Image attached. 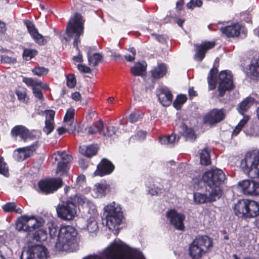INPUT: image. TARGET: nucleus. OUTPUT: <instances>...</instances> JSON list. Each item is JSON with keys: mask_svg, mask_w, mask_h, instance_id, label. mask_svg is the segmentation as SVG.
Instances as JSON below:
<instances>
[{"mask_svg": "<svg viewBox=\"0 0 259 259\" xmlns=\"http://www.w3.org/2000/svg\"><path fill=\"white\" fill-rule=\"evenodd\" d=\"M202 5L201 0H190L187 4V7L189 9H193L194 7H200Z\"/></svg>", "mask_w": 259, "mask_h": 259, "instance_id": "nucleus-51", "label": "nucleus"}, {"mask_svg": "<svg viewBox=\"0 0 259 259\" xmlns=\"http://www.w3.org/2000/svg\"><path fill=\"white\" fill-rule=\"evenodd\" d=\"M77 67L78 69L81 72L83 73H90L91 72V69L85 66V65L82 64H78L77 65Z\"/></svg>", "mask_w": 259, "mask_h": 259, "instance_id": "nucleus-58", "label": "nucleus"}, {"mask_svg": "<svg viewBox=\"0 0 259 259\" xmlns=\"http://www.w3.org/2000/svg\"><path fill=\"white\" fill-rule=\"evenodd\" d=\"M206 194L199 192L194 193L193 199L196 204H201L214 201L221 197L218 195L217 196L212 192L207 191V189H206Z\"/></svg>", "mask_w": 259, "mask_h": 259, "instance_id": "nucleus-17", "label": "nucleus"}, {"mask_svg": "<svg viewBox=\"0 0 259 259\" xmlns=\"http://www.w3.org/2000/svg\"><path fill=\"white\" fill-rule=\"evenodd\" d=\"M226 177L223 171L220 169H211L206 171L202 176V180L208 188L207 191L212 192L220 197L222 195L221 185Z\"/></svg>", "mask_w": 259, "mask_h": 259, "instance_id": "nucleus-3", "label": "nucleus"}, {"mask_svg": "<svg viewBox=\"0 0 259 259\" xmlns=\"http://www.w3.org/2000/svg\"><path fill=\"white\" fill-rule=\"evenodd\" d=\"M103 215L106 220V225L110 229H114L119 225L123 218L120 206L115 202L110 203L104 208Z\"/></svg>", "mask_w": 259, "mask_h": 259, "instance_id": "nucleus-8", "label": "nucleus"}, {"mask_svg": "<svg viewBox=\"0 0 259 259\" xmlns=\"http://www.w3.org/2000/svg\"><path fill=\"white\" fill-rule=\"evenodd\" d=\"M238 186L243 194L251 196L259 195V182L250 180H243L239 182Z\"/></svg>", "mask_w": 259, "mask_h": 259, "instance_id": "nucleus-16", "label": "nucleus"}, {"mask_svg": "<svg viewBox=\"0 0 259 259\" xmlns=\"http://www.w3.org/2000/svg\"><path fill=\"white\" fill-rule=\"evenodd\" d=\"M3 208L5 211L10 212L14 211L17 213H21L22 210L21 208H17L16 204L14 202H8L3 206Z\"/></svg>", "mask_w": 259, "mask_h": 259, "instance_id": "nucleus-38", "label": "nucleus"}, {"mask_svg": "<svg viewBox=\"0 0 259 259\" xmlns=\"http://www.w3.org/2000/svg\"><path fill=\"white\" fill-rule=\"evenodd\" d=\"M109 188V185L105 182L97 183L94 186L92 195L96 198L102 197L105 195Z\"/></svg>", "mask_w": 259, "mask_h": 259, "instance_id": "nucleus-25", "label": "nucleus"}, {"mask_svg": "<svg viewBox=\"0 0 259 259\" xmlns=\"http://www.w3.org/2000/svg\"><path fill=\"white\" fill-rule=\"evenodd\" d=\"M62 185L63 181L61 178L42 180L39 181L38 184V192L44 194L53 193L61 187Z\"/></svg>", "mask_w": 259, "mask_h": 259, "instance_id": "nucleus-12", "label": "nucleus"}, {"mask_svg": "<svg viewBox=\"0 0 259 259\" xmlns=\"http://www.w3.org/2000/svg\"><path fill=\"white\" fill-rule=\"evenodd\" d=\"M68 164L63 162L59 161L57 164L56 173L63 175L67 171Z\"/></svg>", "mask_w": 259, "mask_h": 259, "instance_id": "nucleus-45", "label": "nucleus"}, {"mask_svg": "<svg viewBox=\"0 0 259 259\" xmlns=\"http://www.w3.org/2000/svg\"><path fill=\"white\" fill-rule=\"evenodd\" d=\"M180 137L177 136L175 134H172L164 137H160L159 138V142L163 145H167L168 147L173 146L176 143H178Z\"/></svg>", "mask_w": 259, "mask_h": 259, "instance_id": "nucleus-31", "label": "nucleus"}, {"mask_svg": "<svg viewBox=\"0 0 259 259\" xmlns=\"http://www.w3.org/2000/svg\"><path fill=\"white\" fill-rule=\"evenodd\" d=\"M114 169V166L110 161L103 159L98 165L97 170L93 173V175L102 177L111 174Z\"/></svg>", "mask_w": 259, "mask_h": 259, "instance_id": "nucleus-20", "label": "nucleus"}, {"mask_svg": "<svg viewBox=\"0 0 259 259\" xmlns=\"http://www.w3.org/2000/svg\"><path fill=\"white\" fill-rule=\"evenodd\" d=\"M254 101L255 100L253 98H246L239 105V108L238 109L239 113L243 114V112L246 111L253 104Z\"/></svg>", "mask_w": 259, "mask_h": 259, "instance_id": "nucleus-36", "label": "nucleus"}, {"mask_svg": "<svg viewBox=\"0 0 259 259\" xmlns=\"http://www.w3.org/2000/svg\"><path fill=\"white\" fill-rule=\"evenodd\" d=\"M33 94L34 95L36 98H37L39 100H42L44 99L43 95L41 90L36 87H33L32 88Z\"/></svg>", "mask_w": 259, "mask_h": 259, "instance_id": "nucleus-55", "label": "nucleus"}, {"mask_svg": "<svg viewBox=\"0 0 259 259\" xmlns=\"http://www.w3.org/2000/svg\"><path fill=\"white\" fill-rule=\"evenodd\" d=\"M24 252H22L21 259H23ZM26 259H47L49 256L47 248L40 245L31 246L25 252Z\"/></svg>", "mask_w": 259, "mask_h": 259, "instance_id": "nucleus-13", "label": "nucleus"}, {"mask_svg": "<svg viewBox=\"0 0 259 259\" xmlns=\"http://www.w3.org/2000/svg\"><path fill=\"white\" fill-rule=\"evenodd\" d=\"M225 116L223 109H213L204 116L203 121L205 124L213 125L222 121Z\"/></svg>", "mask_w": 259, "mask_h": 259, "instance_id": "nucleus-15", "label": "nucleus"}, {"mask_svg": "<svg viewBox=\"0 0 259 259\" xmlns=\"http://www.w3.org/2000/svg\"><path fill=\"white\" fill-rule=\"evenodd\" d=\"M221 32L228 37H234L239 36L241 32L245 33V28L238 23L227 26L221 28Z\"/></svg>", "mask_w": 259, "mask_h": 259, "instance_id": "nucleus-21", "label": "nucleus"}, {"mask_svg": "<svg viewBox=\"0 0 259 259\" xmlns=\"http://www.w3.org/2000/svg\"><path fill=\"white\" fill-rule=\"evenodd\" d=\"M23 81L28 86H31L33 88L35 87V84L36 83V80H34L31 78H24Z\"/></svg>", "mask_w": 259, "mask_h": 259, "instance_id": "nucleus-60", "label": "nucleus"}, {"mask_svg": "<svg viewBox=\"0 0 259 259\" xmlns=\"http://www.w3.org/2000/svg\"><path fill=\"white\" fill-rule=\"evenodd\" d=\"M11 135L14 137H20L24 141L28 139H35L36 138L32 132H30L26 127L21 125L13 127L11 130Z\"/></svg>", "mask_w": 259, "mask_h": 259, "instance_id": "nucleus-18", "label": "nucleus"}, {"mask_svg": "<svg viewBox=\"0 0 259 259\" xmlns=\"http://www.w3.org/2000/svg\"><path fill=\"white\" fill-rule=\"evenodd\" d=\"M44 220L42 218L36 219L34 216H22L19 218L16 223V229L19 231L28 232V235L36 229L42 226Z\"/></svg>", "mask_w": 259, "mask_h": 259, "instance_id": "nucleus-10", "label": "nucleus"}, {"mask_svg": "<svg viewBox=\"0 0 259 259\" xmlns=\"http://www.w3.org/2000/svg\"><path fill=\"white\" fill-rule=\"evenodd\" d=\"M88 59L90 65L95 66L102 59V56L99 53H95L93 56H91L89 53H88Z\"/></svg>", "mask_w": 259, "mask_h": 259, "instance_id": "nucleus-40", "label": "nucleus"}, {"mask_svg": "<svg viewBox=\"0 0 259 259\" xmlns=\"http://www.w3.org/2000/svg\"><path fill=\"white\" fill-rule=\"evenodd\" d=\"M71 98L72 99L75 101H80L81 99V96L78 92H74L71 95Z\"/></svg>", "mask_w": 259, "mask_h": 259, "instance_id": "nucleus-62", "label": "nucleus"}, {"mask_svg": "<svg viewBox=\"0 0 259 259\" xmlns=\"http://www.w3.org/2000/svg\"><path fill=\"white\" fill-rule=\"evenodd\" d=\"M34 150L33 146H27L16 149L13 153V157L17 161H22L30 157Z\"/></svg>", "mask_w": 259, "mask_h": 259, "instance_id": "nucleus-22", "label": "nucleus"}, {"mask_svg": "<svg viewBox=\"0 0 259 259\" xmlns=\"http://www.w3.org/2000/svg\"><path fill=\"white\" fill-rule=\"evenodd\" d=\"M60 155V151H57L56 153H54L52 157L56 161H61V158H60L59 156Z\"/></svg>", "mask_w": 259, "mask_h": 259, "instance_id": "nucleus-63", "label": "nucleus"}, {"mask_svg": "<svg viewBox=\"0 0 259 259\" xmlns=\"http://www.w3.org/2000/svg\"><path fill=\"white\" fill-rule=\"evenodd\" d=\"M125 248V244L123 242L120 240H115L100 255H91L84 259H133L122 253Z\"/></svg>", "mask_w": 259, "mask_h": 259, "instance_id": "nucleus-6", "label": "nucleus"}, {"mask_svg": "<svg viewBox=\"0 0 259 259\" xmlns=\"http://www.w3.org/2000/svg\"><path fill=\"white\" fill-rule=\"evenodd\" d=\"M1 61L5 63H11L15 62L16 59L11 57L3 55L1 57Z\"/></svg>", "mask_w": 259, "mask_h": 259, "instance_id": "nucleus-59", "label": "nucleus"}, {"mask_svg": "<svg viewBox=\"0 0 259 259\" xmlns=\"http://www.w3.org/2000/svg\"><path fill=\"white\" fill-rule=\"evenodd\" d=\"M187 101V97L184 95H180L177 96L176 100L173 103V106L177 109H180L181 106L184 104Z\"/></svg>", "mask_w": 259, "mask_h": 259, "instance_id": "nucleus-41", "label": "nucleus"}, {"mask_svg": "<svg viewBox=\"0 0 259 259\" xmlns=\"http://www.w3.org/2000/svg\"><path fill=\"white\" fill-rule=\"evenodd\" d=\"M147 64L145 62H138L131 68V72L135 76H142L146 73Z\"/></svg>", "mask_w": 259, "mask_h": 259, "instance_id": "nucleus-30", "label": "nucleus"}, {"mask_svg": "<svg viewBox=\"0 0 259 259\" xmlns=\"http://www.w3.org/2000/svg\"><path fill=\"white\" fill-rule=\"evenodd\" d=\"M93 216L90 217L87 222V229L89 233H95L98 230V225L96 220L97 213L96 211H93Z\"/></svg>", "mask_w": 259, "mask_h": 259, "instance_id": "nucleus-32", "label": "nucleus"}, {"mask_svg": "<svg viewBox=\"0 0 259 259\" xmlns=\"http://www.w3.org/2000/svg\"><path fill=\"white\" fill-rule=\"evenodd\" d=\"M83 23L82 16L76 13L70 18L66 28L67 37H64V39L66 41H69L71 38H73V46L78 52V56L73 57L74 64L82 63L83 61L82 56L78 48V44L80 42V36L83 32Z\"/></svg>", "mask_w": 259, "mask_h": 259, "instance_id": "nucleus-1", "label": "nucleus"}, {"mask_svg": "<svg viewBox=\"0 0 259 259\" xmlns=\"http://www.w3.org/2000/svg\"><path fill=\"white\" fill-rule=\"evenodd\" d=\"M249 120L248 116H245L236 125L233 132V136H237Z\"/></svg>", "mask_w": 259, "mask_h": 259, "instance_id": "nucleus-42", "label": "nucleus"}, {"mask_svg": "<svg viewBox=\"0 0 259 259\" xmlns=\"http://www.w3.org/2000/svg\"><path fill=\"white\" fill-rule=\"evenodd\" d=\"M56 211L58 216L65 221H70L76 216V208L74 202L69 200L59 203Z\"/></svg>", "mask_w": 259, "mask_h": 259, "instance_id": "nucleus-11", "label": "nucleus"}, {"mask_svg": "<svg viewBox=\"0 0 259 259\" xmlns=\"http://www.w3.org/2000/svg\"><path fill=\"white\" fill-rule=\"evenodd\" d=\"M141 118L140 114L139 112H133L131 113L129 117V120L132 123L138 121Z\"/></svg>", "mask_w": 259, "mask_h": 259, "instance_id": "nucleus-54", "label": "nucleus"}, {"mask_svg": "<svg viewBox=\"0 0 259 259\" xmlns=\"http://www.w3.org/2000/svg\"><path fill=\"white\" fill-rule=\"evenodd\" d=\"M125 58L126 61L128 62H132L135 59V56L130 54H126L125 55Z\"/></svg>", "mask_w": 259, "mask_h": 259, "instance_id": "nucleus-64", "label": "nucleus"}, {"mask_svg": "<svg viewBox=\"0 0 259 259\" xmlns=\"http://www.w3.org/2000/svg\"><path fill=\"white\" fill-rule=\"evenodd\" d=\"M33 73L37 76H41L48 74L49 69L44 67L37 66L32 70Z\"/></svg>", "mask_w": 259, "mask_h": 259, "instance_id": "nucleus-43", "label": "nucleus"}, {"mask_svg": "<svg viewBox=\"0 0 259 259\" xmlns=\"http://www.w3.org/2000/svg\"><path fill=\"white\" fill-rule=\"evenodd\" d=\"M34 233H31L29 236L33 241H43L46 240L47 238V232L42 229L35 230Z\"/></svg>", "mask_w": 259, "mask_h": 259, "instance_id": "nucleus-35", "label": "nucleus"}, {"mask_svg": "<svg viewBox=\"0 0 259 259\" xmlns=\"http://www.w3.org/2000/svg\"><path fill=\"white\" fill-rule=\"evenodd\" d=\"M67 85L70 88H74L76 83V79L74 75L69 74L66 77Z\"/></svg>", "mask_w": 259, "mask_h": 259, "instance_id": "nucleus-50", "label": "nucleus"}, {"mask_svg": "<svg viewBox=\"0 0 259 259\" xmlns=\"http://www.w3.org/2000/svg\"><path fill=\"white\" fill-rule=\"evenodd\" d=\"M180 132L186 141L194 142L196 140L197 136L193 128L188 127L184 123L180 126Z\"/></svg>", "mask_w": 259, "mask_h": 259, "instance_id": "nucleus-27", "label": "nucleus"}, {"mask_svg": "<svg viewBox=\"0 0 259 259\" xmlns=\"http://www.w3.org/2000/svg\"><path fill=\"white\" fill-rule=\"evenodd\" d=\"M104 124L102 121L100 120L95 123L92 126H90L88 130V133L91 135L96 134L97 132L101 133L103 130Z\"/></svg>", "mask_w": 259, "mask_h": 259, "instance_id": "nucleus-37", "label": "nucleus"}, {"mask_svg": "<svg viewBox=\"0 0 259 259\" xmlns=\"http://www.w3.org/2000/svg\"><path fill=\"white\" fill-rule=\"evenodd\" d=\"M16 93L18 99L20 101L24 102L26 97V89L24 88H19L16 90Z\"/></svg>", "mask_w": 259, "mask_h": 259, "instance_id": "nucleus-48", "label": "nucleus"}, {"mask_svg": "<svg viewBox=\"0 0 259 259\" xmlns=\"http://www.w3.org/2000/svg\"><path fill=\"white\" fill-rule=\"evenodd\" d=\"M157 96L159 101L163 106H167L171 104L172 100V95L166 87L159 89Z\"/></svg>", "mask_w": 259, "mask_h": 259, "instance_id": "nucleus-23", "label": "nucleus"}, {"mask_svg": "<svg viewBox=\"0 0 259 259\" xmlns=\"http://www.w3.org/2000/svg\"><path fill=\"white\" fill-rule=\"evenodd\" d=\"M46 119L45 121L54 122L55 112L53 110H47L46 112Z\"/></svg>", "mask_w": 259, "mask_h": 259, "instance_id": "nucleus-56", "label": "nucleus"}, {"mask_svg": "<svg viewBox=\"0 0 259 259\" xmlns=\"http://www.w3.org/2000/svg\"><path fill=\"white\" fill-rule=\"evenodd\" d=\"M200 163L202 165H208L210 163L209 153L207 149L205 148L200 153Z\"/></svg>", "mask_w": 259, "mask_h": 259, "instance_id": "nucleus-39", "label": "nucleus"}, {"mask_svg": "<svg viewBox=\"0 0 259 259\" xmlns=\"http://www.w3.org/2000/svg\"><path fill=\"white\" fill-rule=\"evenodd\" d=\"M166 70V67L164 64H159L151 71L153 77L156 79L162 77L165 74Z\"/></svg>", "mask_w": 259, "mask_h": 259, "instance_id": "nucleus-34", "label": "nucleus"}, {"mask_svg": "<svg viewBox=\"0 0 259 259\" xmlns=\"http://www.w3.org/2000/svg\"><path fill=\"white\" fill-rule=\"evenodd\" d=\"M54 128V122L45 121V126L44 128V132L47 135L50 134Z\"/></svg>", "mask_w": 259, "mask_h": 259, "instance_id": "nucleus-52", "label": "nucleus"}, {"mask_svg": "<svg viewBox=\"0 0 259 259\" xmlns=\"http://www.w3.org/2000/svg\"><path fill=\"white\" fill-rule=\"evenodd\" d=\"M59 157L61 158L60 161L67 164H69L72 159V156L70 155L66 154L64 151H60V155Z\"/></svg>", "mask_w": 259, "mask_h": 259, "instance_id": "nucleus-49", "label": "nucleus"}, {"mask_svg": "<svg viewBox=\"0 0 259 259\" xmlns=\"http://www.w3.org/2000/svg\"><path fill=\"white\" fill-rule=\"evenodd\" d=\"M71 200L74 203H76L78 205L92 209L93 211H95V205L94 204L84 196L76 195Z\"/></svg>", "mask_w": 259, "mask_h": 259, "instance_id": "nucleus-28", "label": "nucleus"}, {"mask_svg": "<svg viewBox=\"0 0 259 259\" xmlns=\"http://www.w3.org/2000/svg\"><path fill=\"white\" fill-rule=\"evenodd\" d=\"M166 217L170 224L178 230L183 231L185 229L184 221L185 216L182 213L177 212L176 210L171 209L166 212Z\"/></svg>", "mask_w": 259, "mask_h": 259, "instance_id": "nucleus-14", "label": "nucleus"}, {"mask_svg": "<svg viewBox=\"0 0 259 259\" xmlns=\"http://www.w3.org/2000/svg\"><path fill=\"white\" fill-rule=\"evenodd\" d=\"M241 166L249 177L259 179V152H247L241 161Z\"/></svg>", "mask_w": 259, "mask_h": 259, "instance_id": "nucleus-7", "label": "nucleus"}, {"mask_svg": "<svg viewBox=\"0 0 259 259\" xmlns=\"http://www.w3.org/2000/svg\"><path fill=\"white\" fill-rule=\"evenodd\" d=\"M79 151L80 153L82 155L90 157L96 154L97 149L95 146L93 145L89 146H82L79 147Z\"/></svg>", "mask_w": 259, "mask_h": 259, "instance_id": "nucleus-33", "label": "nucleus"}, {"mask_svg": "<svg viewBox=\"0 0 259 259\" xmlns=\"http://www.w3.org/2000/svg\"><path fill=\"white\" fill-rule=\"evenodd\" d=\"M212 240L207 236L196 237L191 243L189 253L193 259H200L212 247Z\"/></svg>", "mask_w": 259, "mask_h": 259, "instance_id": "nucleus-5", "label": "nucleus"}, {"mask_svg": "<svg viewBox=\"0 0 259 259\" xmlns=\"http://www.w3.org/2000/svg\"><path fill=\"white\" fill-rule=\"evenodd\" d=\"M218 72L217 68H212L207 77V80L209 90H214L216 87L217 82L218 83V91L220 97H223L227 91L233 90L234 85L233 82V75L229 71L224 70L221 71L218 79L214 75Z\"/></svg>", "mask_w": 259, "mask_h": 259, "instance_id": "nucleus-2", "label": "nucleus"}, {"mask_svg": "<svg viewBox=\"0 0 259 259\" xmlns=\"http://www.w3.org/2000/svg\"><path fill=\"white\" fill-rule=\"evenodd\" d=\"M234 212L238 217L254 218L259 215V204L250 200H239L234 206Z\"/></svg>", "mask_w": 259, "mask_h": 259, "instance_id": "nucleus-9", "label": "nucleus"}, {"mask_svg": "<svg viewBox=\"0 0 259 259\" xmlns=\"http://www.w3.org/2000/svg\"><path fill=\"white\" fill-rule=\"evenodd\" d=\"M74 109L70 108L67 110L64 118L65 126L67 127L68 130L72 132L74 130V126L72 127L74 120ZM69 132H70L69 131Z\"/></svg>", "mask_w": 259, "mask_h": 259, "instance_id": "nucleus-29", "label": "nucleus"}, {"mask_svg": "<svg viewBox=\"0 0 259 259\" xmlns=\"http://www.w3.org/2000/svg\"><path fill=\"white\" fill-rule=\"evenodd\" d=\"M77 232L71 226H62L59 230L56 248L59 251H71L75 242Z\"/></svg>", "mask_w": 259, "mask_h": 259, "instance_id": "nucleus-4", "label": "nucleus"}, {"mask_svg": "<svg viewBox=\"0 0 259 259\" xmlns=\"http://www.w3.org/2000/svg\"><path fill=\"white\" fill-rule=\"evenodd\" d=\"M215 45L214 42L207 41L204 42L201 45H195L196 48V53L195 55V58L197 60L201 61L204 58L206 52L211 48Z\"/></svg>", "mask_w": 259, "mask_h": 259, "instance_id": "nucleus-24", "label": "nucleus"}, {"mask_svg": "<svg viewBox=\"0 0 259 259\" xmlns=\"http://www.w3.org/2000/svg\"><path fill=\"white\" fill-rule=\"evenodd\" d=\"M25 24L29 34L36 43L40 46H44L47 44L46 39L38 32L34 24L31 21H26Z\"/></svg>", "mask_w": 259, "mask_h": 259, "instance_id": "nucleus-19", "label": "nucleus"}, {"mask_svg": "<svg viewBox=\"0 0 259 259\" xmlns=\"http://www.w3.org/2000/svg\"><path fill=\"white\" fill-rule=\"evenodd\" d=\"M146 137V132L143 131H139L137 132L136 134L135 135V137L136 139L142 140L145 138Z\"/></svg>", "mask_w": 259, "mask_h": 259, "instance_id": "nucleus-61", "label": "nucleus"}, {"mask_svg": "<svg viewBox=\"0 0 259 259\" xmlns=\"http://www.w3.org/2000/svg\"><path fill=\"white\" fill-rule=\"evenodd\" d=\"M247 74L252 79H259V59L252 60L248 66Z\"/></svg>", "mask_w": 259, "mask_h": 259, "instance_id": "nucleus-26", "label": "nucleus"}, {"mask_svg": "<svg viewBox=\"0 0 259 259\" xmlns=\"http://www.w3.org/2000/svg\"><path fill=\"white\" fill-rule=\"evenodd\" d=\"M116 130L113 126L110 125L107 128V132L104 133V136L111 137L115 134Z\"/></svg>", "mask_w": 259, "mask_h": 259, "instance_id": "nucleus-57", "label": "nucleus"}, {"mask_svg": "<svg viewBox=\"0 0 259 259\" xmlns=\"http://www.w3.org/2000/svg\"><path fill=\"white\" fill-rule=\"evenodd\" d=\"M48 227L49 229L50 235L51 238H54L57 235H58V233H57L58 229L56 228V226L55 224L53 223H49L48 224Z\"/></svg>", "mask_w": 259, "mask_h": 259, "instance_id": "nucleus-47", "label": "nucleus"}, {"mask_svg": "<svg viewBox=\"0 0 259 259\" xmlns=\"http://www.w3.org/2000/svg\"><path fill=\"white\" fill-rule=\"evenodd\" d=\"M149 193L150 195L152 196L159 195L162 193V188L160 187L153 186V187L151 188L149 190Z\"/></svg>", "mask_w": 259, "mask_h": 259, "instance_id": "nucleus-53", "label": "nucleus"}, {"mask_svg": "<svg viewBox=\"0 0 259 259\" xmlns=\"http://www.w3.org/2000/svg\"><path fill=\"white\" fill-rule=\"evenodd\" d=\"M37 54V51L32 49H25L23 52V56L26 60H30Z\"/></svg>", "mask_w": 259, "mask_h": 259, "instance_id": "nucleus-44", "label": "nucleus"}, {"mask_svg": "<svg viewBox=\"0 0 259 259\" xmlns=\"http://www.w3.org/2000/svg\"><path fill=\"white\" fill-rule=\"evenodd\" d=\"M0 174L6 177L9 176L8 168L6 166V163L4 161L3 157H0Z\"/></svg>", "mask_w": 259, "mask_h": 259, "instance_id": "nucleus-46", "label": "nucleus"}]
</instances>
